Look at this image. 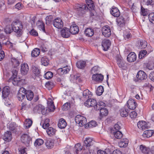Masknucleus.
<instances>
[{
    "instance_id": "nucleus-7",
    "label": "nucleus",
    "mask_w": 154,
    "mask_h": 154,
    "mask_svg": "<svg viewBox=\"0 0 154 154\" xmlns=\"http://www.w3.org/2000/svg\"><path fill=\"white\" fill-rule=\"evenodd\" d=\"M53 25L57 29H61L63 27V23L61 19L57 18L54 20Z\"/></svg>"
},
{
    "instance_id": "nucleus-64",
    "label": "nucleus",
    "mask_w": 154,
    "mask_h": 154,
    "mask_svg": "<svg viewBox=\"0 0 154 154\" xmlns=\"http://www.w3.org/2000/svg\"><path fill=\"white\" fill-rule=\"evenodd\" d=\"M149 77L151 80L154 82V72H151L149 74Z\"/></svg>"
},
{
    "instance_id": "nucleus-31",
    "label": "nucleus",
    "mask_w": 154,
    "mask_h": 154,
    "mask_svg": "<svg viewBox=\"0 0 154 154\" xmlns=\"http://www.w3.org/2000/svg\"><path fill=\"white\" fill-rule=\"evenodd\" d=\"M37 25L38 26L39 29L42 30L44 32L46 33L47 34H48V32H46L45 30V24L42 22L38 21V22L37 23Z\"/></svg>"
},
{
    "instance_id": "nucleus-53",
    "label": "nucleus",
    "mask_w": 154,
    "mask_h": 154,
    "mask_svg": "<svg viewBox=\"0 0 154 154\" xmlns=\"http://www.w3.org/2000/svg\"><path fill=\"white\" fill-rule=\"evenodd\" d=\"M147 46V42L144 40L140 41V47L141 49H144Z\"/></svg>"
},
{
    "instance_id": "nucleus-34",
    "label": "nucleus",
    "mask_w": 154,
    "mask_h": 154,
    "mask_svg": "<svg viewBox=\"0 0 154 154\" xmlns=\"http://www.w3.org/2000/svg\"><path fill=\"white\" fill-rule=\"evenodd\" d=\"M11 61L12 63L13 66L15 68L18 66L20 64L19 60L14 57L11 58Z\"/></svg>"
},
{
    "instance_id": "nucleus-50",
    "label": "nucleus",
    "mask_w": 154,
    "mask_h": 154,
    "mask_svg": "<svg viewBox=\"0 0 154 154\" xmlns=\"http://www.w3.org/2000/svg\"><path fill=\"white\" fill-rule=\"evenodd\" d=\"M45 86L49 90H50L54 87V83L52 82H48L46 83Z\"/></svg>"
},
{
    "instance_id": "nucleus-11",
    "label": "nucleus",
    "mask_w": 154,
    "mask_h": 154,
    "mask_svg": "<svg viewBox=\"0 0 154 154\" xmlns=\"http://www.w3.org/2000/svg\"><path fill=\"white\" fill-rule=\"evenodd\" d=\"M111 45L110 40L107 39H103L102 42V46L104 51H107Z\"/></svg>"
},
{
    "instance_id": "nucleus-40",
    "label": "nucleus",
    "mask_w": 154,
    "mask_h": 154,
    "mask_svg": "<svg viewBox=\"0 0 154 154\" xmlns=\"http://www.w3.org/2000/svg\"><path fill=\"white\" fill-rule=\"evenodd\" d=\"M44 142V140L42 139H37L35 140L34 143V145L36 147H38L43 144Z\"/></svg>"
},
{
    "instance_id": "nucleus-41",
    "label": "nucleus",
    "mask_w": 154,
    "mask_h": 154,
    "mask_svg": "<svg viewBox=\"0 0 154 154\" xmlns=\"http://www.w3.org/2000/svg\"><path fill=\"white\" fill-rule=\"evenodd\" d=\"M113 134L114 137L116 138L119 139L121 138L122 137V133L119 131H114V132H112Z\"/></svg>"
},
{
    "instance_id": "nucleus-61",
    "label": "nucleus",
    "mask_w": 154,
    "mask_h": 154,
    "mask_svg": "<svg viewBox=\"0 0 154 154\" xmlns=\"http://www.w3.org/2000/svg\"><path fill=\"white\" fill-rule=\"evenodd\" d=\"M146 9H145L143 7L141 6V14L144 16H146L148 13L146 11Z\"/></svg>"
},
{
    "instance_id": "nucleus-18",
    "label": "nucleus",
    "mask_w": 154,
    "mask_h": 154,
    "mask_svg": "<svg viewBox=\"0 0 154 154\" xmlns=\"http://www.w3.org/2000/svg\"><path fill=\"white\" fill-rule=\"evenodd\" d=\"M92 79L94 81L101 82L103 79V76L100 74H96L93 75L92 77Z\"/></svg>"
},
{
    "instance_id": "nucleus-20",
    "label": "nucleus",
    "mask_w": 154,
    "mask_h": 154,
    "mask_svg": "<svg viewBox=\"0 0 154 154\" xmlns=\"http://www.w3.org/2000/svg\"><path fill=\"white\" fill-rule=\"evenodd\" d=\"M35 109L38 112H41L42 114H45L47 112V109H45V107L41 104H39L36 106Z\"/></svg>"
},
{
    "instance_id": "nucleus-54",
    "label": "nucleus",
    "mask_w": 154,
    "mask_h": 154,
    "mask_svg": "<svg viewBox=\"0 0 154 154\" xmlns=\"http://www.w3.org/2000/svg\"><path fill=\"white\" fill-rule=\"evenodd\" d=\"M83 150V154H93L94 152V150L93 149Z\"/></svg>"
},
{
    "instance_id": "nucleus-44",
    "label": "nucleus",
    "mask_w": 154,
    "mask_h": 154,
    "mask_svg": "<svg viewBox=\"0 0 154 154\" xmlns=\"http://www.w3.org/2000/svg\"><path fill=\"white\" fill-rule=\"evenodd\" d=\"M13 31L12 28V26L7 25L4 29V31L7 34H10Z\"/></svg>"
},
{
    "instance_id": "nucleus-47",
    "label": "nucleus",
    "mask_w": 154,
    "mask_h": 154,
    "mask_svg": "<svg viewBox=\"0 0 154 154\" xmlns=\"http://www.w3.org/2000/svg\"><path fill=\"white\" fill-rule=\"evenodd\" d=\"M100 115L102 117L103 116H106L108 113V111L107 109L104 108V107L100 109Z\"/></svg>"
},
{
    "instance_id": "nucleus-62",
    "label": "nucleus",
    "mask_w": 154,
    "mask_h": 154,
    "mask_svg": "<svg viewBox=\"0 0 154 154\" xmlns=\"http://www.w3.org/2000/svg\"><path fill=\"white\" fill-rule=\"evenodd\" d=\"M22 107L21 108V110H25L29 108V106L26 103H23L22 104Z\"/></svg>"
},
{
    "instance_id": "nucleus-48",
    "label": "nucleus",
    "mask_w": 154,
    "mask_h": 154,
    "mask_svg": "<svg viewBox=\"0 0 154 154\" xmlns=\"http://www.w3.org/2000/svg\"><path fill=\"white\" fill-rule=\"evenodd\" d=\"M103 91V87L102 86H100L97 88L96 91V94L98 96H100L102 94Z\"/></svg>"
},
{
    "instance_id": "nucleus-4",
    "label": "nucleus",
    "mask_w": 154,
    "mask_h": 154,
    "mask_svg": "<svg viewBox=\"0 0 154 154\" xmlns=\"http://www.w3.org/2000/svg\"><path fill=\"white\" fill-rule=\"evenodd\" d=\"M95 142L91 138H86L84 141V144L83 146V149H93L94 150L95 149L94 144Z\"/></svg>"
},
{
    "instance_id": "nucleus-37",
    "label": "nucleus",
    "mask_w": 154,
    "mask_h": 154,
    "mask_svg": "<svg viewBox=\"0 0 154 154\" xmlns=\"http://www.w3.org/2000/svg\"><path fill=\"white\" fill-rule=\"evenodd\" d=\"M153 133L152 130H147L144 132L143 136L144 137H149L152 135Z\"/></svg>"
},
{
    "instance_id": "nucleus-60",
    "label": "nucleus",
    "mask_w": 154,
    "mask_h": 154,
    "mask_svg": "<svg viewBox=\"0 0 154 154\" xmlns=\"http://www.w3.org/2000/svg\"><path fill=\"white\" fill-rule=\"evenodd\" d=\"M123 37L125 40H128L129 39L132 37L131 34L130 32H128L124 34L123 35Z\"/></svg>"
},
{
    "instance_id": "nucleus-3",
    "label": "nucleus",
    "mask_w": 154,
    "mask_h": 154,
    "mask_svg": "<svg viewBox=\"0 0 154 154\" xmlns=\"http://www.w3.org/2000/svg\"><path fill=\"white\" fill-rule=\"evenodd\" d=\"M12 72L13 74L12 77L11 79H9V82H11L14 85L19 86L21 83V81L23 80H21L19 77L17 76L18 73V69L17 68L14 69L12 70Z\"/></svg>"
},
{
    "instance_id": "nucleus-35",
    "label": "nucleus",
    "mask_w": 154,
    "mask_h": 154,
    "mask_svg": "<svg viewBox=\"0 0 154 154\" xmlns=\"http://www.w3.org/2000/svg\"><path fill=\"white\" fill-rule=\"evenodd\" d=\"M46 131L48 135L52 136L55 134L56 130L54 128L50 127L48 128Z\"/></svg>"
},
{
    "instance_id": "nucleus-9",
    "label": "nucleus",
    "mask_w": 154,
    "mask_h": 154,
    "mask_svg": "<svg viewBox=\"0 0 154 154\" xmlns=\"http://www.w3.org/2000/svg\"><path fill=\"white\" fill-rule=\"evenodd\" d=\"M103 35L106 37H109L111 34L110 28L108 26H104L102 29Z\"/></svg>"
},
{
    "instance_id": "nucleus-6",
    "label": "nucleus",
    "mask_w": 154,
    "mask_h": 154,
    "mask_svg": "<svg viewBox=\"0 0 154 154\" xmlns=\"http://www.w3.org/2000/svg\"><path fill=\"white\" fill-rule=\"evenodd\" d=\"M21 140L26 146H28L30 145L31 138L27 134H24L21 137Z\"/></svg>"
},
{
    "instance_id": "nucleus-23",
    "label": "nucleus",
    "mask_w": 154,
    "mask_h": 154,
    "mask_svg": "<svg viewBox=\"0 0 154 154\" xmlns=\"http://www.w3.org/2000/svg\"><path fill=\"white\" fill-rule=\"evenodd\" d=\"M69 30L71 33L72 34H77L79 31L78 27L75 24L71 26Z\"/></svg>"
},
{
    "instance_id": "nucleus-2",
    "label": "nucleus",
    "mask_w": 154,
    "mask_h": 154,
    "mask_svg": "<svg viewBox=\"0 0 154 154\" xmlns=\"http://www.w3.org/2000/svg\"><path fill=\"white\" fill-rule=\"evenodd\" d=\"M12 26L13 31L17 34V37H21L23 33V25L22 22L19 20L13 22L12 23Z\"/></svg>"
},
{
    "instance_id": "nucleus-25",
    "label": "nucleus",
    "mask_w": 154,
    "mask_h": 154,
    "mask_svg": "<svg viewBox=\"0 0 154 154\" xmlns=\"http://www.w3.org/2000/svg\"><path fill=\"white\" fill-rule=\"evenodd\" d=\"M105 106V103L102 101H100L97 103V102L95 106L94 109L96 110H100L103 107H104Z\"/></svg>"
},
{
    "instance_id": "nucleus-42",
    "label": "nucleus",
    "mask_w": 154,
    "mask_h": 154,
    "mask_svg": "<svg viewBox=\"0 0 154 154\" xmlns=\"http://www.w3.org/2000/svg\"><path fill=\"white\" fill-rule=\"evenodd\" d=\"M40 51L39 49L37 48H35L31 52V56L34 57H36L38 56Z\"/></svg>"
},
{
    "instance_id": "nucleus-39",
    "label": "nucleus",
    "mask_w": 154,
    "mask_h": 154,
    "mask_svg": "<svg viewBox=\"0 0 154 154\" xmlns=\"http://www.w3.org/2000/svg\"><path fill=\"white\" fill-rule=\"evenodd\" d=\"M140 148L142 152L145 154L148 153L150 150L149 148L143 145H141L140 146Z\"/></svg>"
},
{
    "instance_id": "nucleus-32",
    "label": "nucleus",
    "mask_w": 154,
    "mask_h": 154,
    "mask_svg": "<svg viewBox=\"0 0 154 154\" xmlns=\"http://www.w3.org/2000/svg\"><path fill=\"white\" fill-rule=\"evenodd\" d=\"M76 65L77 67L80 69H83L85 68L86 65V62L80 60L78 61L76 63Z\"/></svg>"
},
{
    "instance_id": "nucleus-52",
    "label": "nucleus",
    "mask_w": 154,
    "mask_h": 154,
    "mask_svg": "<svg viewBox=\"0 0 154 154\" xmlns=\"http://www.w3.org/2000/svg\"><path fill=\"white\" fill-rule=\"evenodd\" d=\"M53 75V73L51 72H48L44 75V77L46 79H48L51 78Z\"/></svg>"
},
{
    "instance_id": "nucleus-57",
    "label": "nucleus",
    "mask_w": 154,
    "mask_h": 154,
    "mask_svg": "<svg viewBox=\"0 0 154 154\" xmlns=\"http://www.w3.org/2000/svg\"><path fill=\"white\" fill-rule=\"evenodd\" d=\"M33 72L35 75L38 76L39 75L40 73V70L36 67L33 69Z\"/></svg>"
},
{
    "instance_id": "nucleus-59",
    "label": "nucleus",
    "mask_w": 154,
    "mask_h": 154,
    "mask_svg": "<svg viewBox=\"0 0 154 154\" xmlns=\"http://www.w3.org/2000/svg\"><path fill=\"white\" fill-rule=\"evenodd\" d=\"M146 123V122L144 121H140L137 123V126L138 128L142 130H143V125Z\"/></svg>"
},
{
    "instance_id": "nucleus-19",
    "label": "nucleus",
    "mask_w": 154,
    "mask_h": 154,
    "mask_svg": "<svg viewBox=\"0 0 154 154\" xmlns=\"http://www.w3.org/2000/svg\"><path fill=\"white\" fill-rule=\"evenodd\" d=\"M110 12L111 14L114 17H118L120 15V13L118 8L114 7H112L111 10Z\"/></svg>"
},
{
    "instance_id": "nucleus-55",
    "label": "nucleus",
    "mask_w": 154,
    "mask_h": 154,
    "mask_svg": "<svg viewBox=\"0 0 154 154\" xmlns=\"http://www.w3.org/2000/svg\"><path fill=\"white\" fill-rule=\"evenodd\" d=\"M148 16V18L150 22L154 24V12L150 13Z\"/></svg>"
},
{
    "instance_id": "nucleus-8",
    "label": "nucleus",
    "mask_w": 154,
    "mask_h": 154,
    "mask_svg": "<svg viewBox=\"0 0 154 154\" xmlns=\"http://www.w3.org/2000/svg\"><path fill=\"white\" fill-rule=\"evenodd\" d=\"M26 90L23 88H21L19 90L17 95L18 99L22 101L25 98Z\"/></svg>"
},
{
    "instance_id": "nucleus-30",
    "label": "nucleus",
    "mask_w": 154,
    "mask_h": 154,
    "mask_svg": "<svg viewBox=\"0 0 154 154\" xmlns=\"http://www.w3.org/2000/svg\"><path fill=\"white\" fill-rule=\"evenodd\" d=\"M117 22L118 25L120 27L124 26L125 23V19L122 16H121L117 19Z\"/></svg>"
},
{
    "instance_id": "nucleus-17",
    "label": "nucleus",
    "mask_w": 154,
    "mask_h": 154,
    "mask_svg": "<svg viewBox=\"0 0 154 154\" xmlns=\"http://www.w3.org/2000/svg\"><path fill=\"white\" fill-rule=\"evenodd\" d=\"M3 139L6 142H9L11 140V133L10 131H8L5 132L2 136Z\"/></svg>"
},
{
    "instance_id": "nucleus-29",
    "label": "nucleus",
    "mask_w": 154,
    "mask_h": 154,
    "mask_svg": "<svg viewBox=\"0 0 154 154\" xmlns=\"http://www.w3.org/2000/svg\"><path fill=\"white\" fill-rule=\"evenodd\" d=\"M25 95L27 99L30 101L32 100L34 96L33 92L31 90H26Z\"/></svg>"
},
{
    "instance_id": "nucleus-43",
    "label": "nucleus",
    "mask_w": 154,
    "mask_h": 154,
    "mask_svg": "<svg viewBox=\"0 0 154 154\" xmlns=\"http://www.w3.org/2000/svg\"><path fill=\"white\" fill-rule=\"evenodd\" d=\"M45 19L46 24L49 25L51 23L52 21L54 20L53 16L52 15L48 16L46 17Z\"/></svg>"
},
{
    "instance_id": "nucleus-21",
    "label": "nucleus",
    "mask_w": 154,
    "mask_h": 154,
    "mask_svg": "<svg viewBox=\"0 0 154 154\" xmlns=\"http://www.w3.org/2000/svg\"><path fill=\"white\" fill-rule=\"evenodd\" d=\"M92 93L89 90L87 89L83 91L82 98L86 99H89L92 97Z\"/></svg>"
},
{
    "instance_id": "nucleus-28",
    "label": "nucleus",
    "mask_w": 154,
    "mask_h": 154,
    "mask_svg": "<svg viewBox=\"0 0 154 154\" xmlns=\"http://www.w3.org/2000/svg\"><path fill=\"white\" fill-rule=\"evenodd\" d=\"M67 125L65 120L63 119H60L59 121L58 126L60 128H65Z\"/></svg>"
},
{
    "instance_id": "nucleus-56",
    "label": "nucleus",
    "mask_w": 154,
    "mask_h": 154,
    "mask_svg": "<svg viewBox=\"0 0 154 154\" xmlns=\"http://www.w3.org/2000/svg\"><path fill=\"white\" fill-rule=\"evenodd\" d=\"M147 51L145 50H143L140 51L139 54V57L140 59H142L147 54Z\"/></svg>"
},
{
    "instance_id": "nucleus-58",
    "label": "nucleus",
    "mask_w": 154,
    "mask_h": 154,
    "mask_svg": "<svg viewBox=\"0 0 154 154\" xmlns=\"http://www.w3.org/2000/svg\"><path fill=\"white\" fill-rule=\"evenodd\" d=\"M70 107V103H66L62 106V109L63 110H67Z\"/></svg>"
},
{
    "instance_id": "nucleus-26",
    "label": "nucleus",
    "mask_w": 154,
    "mask_h": 154,
    "mask_svg": "<svg viewBox=\"0 0 154 154\" xmlns=\"http://www.w3.org/2000/svg\"><path fill=\"white\" fill-rule=\"evenodd\" d=\"M85 34L86 36L91 37L94 34L93 29L91 28H88L85 31Z\"/></svg>"
},
{
    "instance_id": "nucleus-36",
    "label": "nucleus",
    "mask_w": 154,
    "mask_h": 154,
    "mask_svg": "<svg viewBox=\"0 0 154 154\" xmlns=\"http://www.w3.org/2000/svg\"><path fill=\"white\" fill-rule=\"evenodd\" d=\"M83 148V147L81 146L80 143H78L75 145L74 150L76 154H78L79 152L81 151Z\"/></svg>"
},
{
    "instance_id": "nucleus-16",
    "label": "nucleus",
    "mask_w": 154,
    "mask_h": 154,
    "mask_svg": "<svg viewBox=\"0 0 154 154\" xmlns=\"http://www.w3.org/2000/svg\"><path fill=\"white\" fill-rule=\"evenodd\" d=\"M29 70V66L27 63H24L21 65L20 71L22 74L24 75H26L28 72Z\"/></svg>"
},
{
    "instance_id": "nucleus-38",
    "label": "nucleus",
    "mask_w": 154,
    "mask_h": 154,
    "mask_svg": "<svg viewBox=\"0 0 154 154\" xmlns=\"http://www.w3.org/2000/svg\"><path fill=\"white\" fill-rule=\"evenodd\" d=\"M120 113L121 116L122 117H126L128 115V109H126L124 108H122L120 110Z\"/></svg>"
},
{
    "instance_id": "nucleus-10",
    "label": "nucleus",
    "mask_w": 154,
    "mask_h": 154,
    "mask_svg": "<svg viewBox=\"0 0 154 154\" xmlns=\"http://www.w3.org/2000/svg\"><path fill=\"white\" fill-rule=\"evenodd\" d=\"M61 35L63 38H69L71 35V33L69 28L64 27L60 31Z\"/></svg>"
},
{
    "instance_id": "nucleus-15",
    "label": "nucleus",
    "mask_w": 154,
    "mask_h": 154,
    "mask_svg": "<svg viewBox=\"0 0 154 154\" xmlns=\"http://www.w3.org/2000/svg\"><path fill=\"white\" fill-rule=\"evenodd\" d=\"M10 88L8 86H6L4 87L2 90V97L3 99L6 98L8 97L10 94Z\"/></svg>"
},
{
    "instance_id": "nucleus-1",
    "label": "nucleus",
    "mask_w": 154,
    "mask_h": 154,
    "mask_svg": "<svg viewBox=\"0 0 154 154\" xmlns=\"http://www.w3.org/2000/svg\"><path fill=\"white\" fill-rule=\"evenodd\" d=\"M87 5L85 4L80 5H78L76 9L78 11V13L80 15H82L86 12L88 10H90L94 9V7L93 1L91 0H86Z\"/></svg>"
},
{
    "instance_id": "nucleus-63",
    "label": "nucleus",
    "mask_w": 154,
    "mask_h": 154,
    "mask_svg": "<svg viewBox=\"0 0 154 154\" xmlns=\"http://www.w3.org/2000/svg\"><path fill=\"white\" fill-rule=\"evenodd\" d=\"M30 34L34 36H36L38 35V33L37 31L35 29H32L29 32Z\"/></svg>"
},
{
    "instance_id": "nucleus-45",
    "label": "nucleus",
    "mask_w": 154,
    "mask_h": 154,
    "mask_svg": "<svg viewBox=\"0 0 154 154\" xmlns=\"http://www.w3.org/2000/svg\"><path fill=\"white\" fill-rule=\"evenodd\" d=\"M117 62L119 67L122 68L124 67L125 62L122 59L118 58L117 60Z\"/></svg>"
},
{
    "instance_id": "nucleus-12",
    "label": "nucleus",
    "mask_w": 154,
    "mask_h": 154,
    "mask_svg": "<svg viewBox=\"0 0 154 154\" xmlns=\"http://www.w3.org/2000/svg\"><path fill=\"white\" fill-rule=\"evenodd\" d=\"M96 103H97V101L95 99L90 98L86 100L84 104L85 106L87 107H94V108Z\"/></svg>"
},
{
    "instance_id": "nucleus-46",
    "label": "nucleus",
    "mask_w": 154,
    "mask_h": 154,
    "mask_svg": "<svg viewBox=\"0 0 154 154\" xmlns=\"http://www.w3.org/2000/svg\"><path fill=\"white\" fill-rule=\"evenodd\" d=\"M32 123V121L30 119H26L25 120L24 125L26 128H30Z\"/></svg>"
},
{
    "instance_id": "nucleus-5",
    "label": "nucleus",
    "mask_w": 154,
    "mask_h": 154,
    "mask_svg": "<svg viewBox=\"0 0 154 154\" xmlns=\"http://www.w3.org/2000/svg\"><path fill=\"white\" fill-rule=\"evenodd\" d=\"M75 121L76 123L78 124L81 127L86 124L87 119L86 118L80 115L76 116L75 118Z\"/></svg>"
},
{
    "instance_id": "nucleus-14",
    "label": "nucleus",
    "mask_w": 154,
    "mask_h": 154,
    "mask_svg": "<svg viewBox=\"0 0 154 154\" xmlns=\"http://www.w3.org/2000/svg\"><path fill=\"white\" fill-rule=\"evenodd\" d=\"M136 77L139 80H143L146 79L147 78V75L144 72L140 70L137 72Z\"/></svg>"
},
{
    "instance_id": "nucleus-33",
    "label": "nucleus",
    "mask_w": 154,
    "mask_h": 154,
    "mask_svg": "<svg viewBox=\"0 0 154 154\" xmlns=\"http://www.w3.org/2000/svg\"><path fill=\"white\" fill-rule=\"evenodd\" d=\"M70 70L69 67L68 66L64 67L62 68H59L58 69V71L60 72L61 75L67 73Z\"/></svg>"
},
{
    "instance_id": "nucleus-22",
    "label": "nucleus",
    "mask_w": 154,
    "mask_h": 154,
    "mask_svg": "<svg viewBox=\"0 0 154 154\" xmlns=\"http://www.w3.org/2000/svg\"><path fill=\"white\" fill-rule=\"evenodd\" d=\"M137 56L133 52L130 53L128 56L127 60L130 62H134L136 60Z\"/></svg>"
},
{
    "instance_id": "nucleus-24",
    "label": "nucleus",
    "mask_w": 154,
    "mask_h": 154,
    "mask_svg": "<svg viewBox=\"0 0 154 154\" xmlns=\"http://www.w3.org/2000/svg\"><path fill=\"white\" fill-rule=\"evenodd\" d=\"M128 140L125 138L121 139L119 143V145L120 147H126L128 143Z\"/></svg>"
},
{
    "instance_id": "nucleus-13",
    "label": "nucleus",
    "mask_w": 154,
    "mask_h": 154,
    "mask_svg": "<svg viewBox=\"0 0 154 154\" xmlns=\"http://www.w3.org/2000/svg\"><path fill=\"white\" fill-rule=\"evenodd\" d=\"M127 105L128 108L131 109H134L137 107V103L134 100L132 99H130L128 100Z\"/></svg>"
},
{
    "instance_id": "nucleus-49",
    "label": "nucleus",
    "mask_w": 154,
    "mask_h": 154,
    "mask_svg": "<svg viewBox=\"0 0 154 154\" xmlns=\"http://www.w3.org/2000/svg\"><path fill=\"white\" fill-rule=\"evenodd\" d=\"M97 125V122L95 121H91L88 124H86L85 126L87 127L88 126L90 128L92 127H94Z\"/></svg>"
},
{
    "instance_id": "nucleus-27",
    "label": "nucleus",
    "mask_w": 154,
    "mask_h": 154,
    "mask_svg": "<svg viewBox=\"0 0 154 154\" xmlns=\"http://www.w3.org/2000/svg\"><path fill=\"white\" fill-rule=\"evenodd\" d=\"M45 145L48 149H49L52 148L54 145V140L51 139H46Z\"/></svg>"
},
{
    "instance_id": "nucleus-51",
    "label": "nucleus",
    "mask_w": 154,
    "mask_h": 154,
    "mask_svg": "<svg viewBox=\"0 0 154 154\" xmlns=\"http://www.w3.org/2000/svg\"><path fill=\"white\" fill-rule=\"evenodd\" d=\"M41 62L42 64L45 66H47L49 64L48 60L45 57H44L42 58Z\"/></svg>"
}]
</instances>
